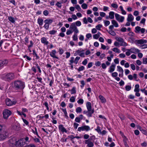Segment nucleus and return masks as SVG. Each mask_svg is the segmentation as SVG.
<instances>
[{
    "mask_svg": "<svg viewBox=\"0 0 147 147\" xmlns=\"http://www.w3.org/2000/svg\"><path fill=\"white\" fill-rule=\"evenodd\" d=\"M13 88L16 90H22L25 87L24 82L21 80H16L12 83Z\"/></svg>",
    "mask_w": 147,
    "mask_h": 147,
    "instance_id": "f257e3e1",
    "label": "nucleus"
},
{
    "mask_svg": "<svg viewBox=\"0 0 147 147\" xmlns=\"http://www.w3.org/2000/svg\"><path fill=\"white\" fill-rule=\"evenodd\" d=\"M15 75L13 73H5L2 76V78L3 80L7 81H10L15 78Z\"/></svg>",
    "mask_w": 147,
    "mask_h": 147,
    "instance_id": "f03ea898",
    "label": "nucleus"
},
{
    "mask_svg": "<svg viewBox=\"0 0 147 147\" xmlns=\"http://www.w3.org/2000/svg\"><path fill=\"white\" fill-rule=\"evenodd\" d=\"M95 138V136L93 135L90 136L88 139L86 140L85 143L87 144L86 147H93L94 146V142Z\"/></svg>",
    "mask_w": 147,
    "mask_h": 147,
    "instance_id": "7ed1b4c3",
    "label": "nucleus"
},
{
    "mask_svg": "<svg viewBox=\"0 0 147 147\" xmlns=\"http://www.w3.org/2000/svg\"><path fill=\"white\" fill-rule=\"evenodd\" d=\"M116 40L118 41L115 42H114V45L115 46H126L127 45L126 43L124 41L123 38H117Z\"/></svg>",
    "mask_w": 147,
    "mask_h": 147,
    "instance_id": "20e7f679",
    "label": "nucleus"
},
{
    "mask_svg": "<svg viewBox=\"0 0 147 147\" xmlns=\"http://www.w3.org/2000/svg\"><path fill=\"white\" fill-rule=\"evenodd\" d=\"M11 112L9 110L5 109L3 112V115L4 118L7 119L8 117L11 114Z\"/></svg>",
    "mask_w": 147,
    "mask_h": 147,
    "instance_id": "39448f33",
    "label": "nucleus"
},
{
    "mask_svg": "<svg viewBox=\"0 0 147 147\" xmlns=\"http://www.w3.org/2000/svg\"><path fill=\"white\" fill-rule=\"evenodd\" d=\"M90 128L88 125L82 126L81 127H79L78 128V131H86L90 130Z\"/></svg>",
    "mask_w": 147,
    "mask_h": 147,
    "instance_id": "423d86ee",
    "label": "nucleus"
},
{
    "mask_svg": "<svg viewBox=\"0 0 147 147\" xmlns=\"http://www.w3.org/2000/svg\"><path fill=\"white\" fill-rule=\"evenodd\" d=\"M69 29L71 30H73V31L76 34L78 33L79 32V31L76 26L75 23H73L71 24Z\"/></svg>",
    "mask_w": 147,
    "mask_h": 147,
    "instance_id": "0eeeda50",
    "label": "nucleus"
},
{
    "mask_svg": "<svg viewBox=\"0 0 147 147\" xmlns=\"http://www.w3.org/2000/svg\"><path fill=\"white\" fill-rule=\"evenodd\" d=\"M115 16L116 19L119 22H123L124 19V17L120 16L118 13H115Z\"/></svg>",
    "mask_w": 147,
    "mask_h": 147,
    "instance_id": "6e6552de",
    "label": "nucleus"
},
{
    "mask_svg": "<svg viewBox=\"0 0 147 147\" xmlns=\"http://www.w3.org/2000/svg\"><path fill=\"white\" fill-rule=\"evenodd\" d=\"M8 134L6 131H3L0 134V140H3L7 137Z\"/></svg>",
    "mask_w": 147,
    "mask_h": 147,
    "instance_id": "1a4fd4ad",
    "label": "nucleus"
},
{
    "mask_svg": "<svg viewBox=\"0 0 147 147\" xmlns=\"http://www.w3.org/2000/svg\"><path fill=\"white\" fill-rule=\"evenodd\" d=\"M147 42V40L144 39L136 40H135V43L137 45H138V44L142 45L143 44H146Z\"/></svg>",
    "mask_w": 147,
    "mask_h": 147,
    "instance_id": "9d476101",
    "label": "nucleus"
},
{
    "mask_svg": "<svg viewBox=\"0 0 147 147\" xmlns=\"http://www.w3.org/2000/svg\"><path fill=\"white\" fill-rule=\"evenodd\" d=\"M16 102L14 101H11L9 98H7L6 100V104L8 106H10L16 104Z\"/></svg>",
    "mask_w": 147,
    "mask_h": 147,
    "instance_id": "9b49d317",
    "label": "nucleus"
},
{
    "mask_svg": "<svg viewBox=\"0 0 147 147\" xmlns=\"http://www.w3.org/2000/svg\"><path fill=\"white\" fill-rule=\"evenodd\" d=\"M127 51H130V52L132 53H139L140 51L138 49H136L135 48H132L130 49H127Z\"/></svg>",
    "mask_w": 147,
    "mask_h": 147,
    "instance_id": "f8f14e48",
    "label": "nucleus"
},
{
    "mask_svg": "<svg viewBox=\"0 0 147 147\" xmlns=\"http://www.w3.org/2000/svg\"><path fill=\"white\" fill-rule=\"evenodd\" d=\"M16 140L15 138L11 139L9 140V145L11 146H14Z\"/></svg>",
    "mask_w": 147,
    "mask_h": 147,
    "instance_id": "ddd939ff",
    "label": "nucleus"
},
{
    "mask_svg": "<svg viewBox=\"0 0 147 147\" xmlns=\"http://www.w3.org/2000/svg\"><path fill=\"white\" fill-rule=\"evenodd\" d=\"M59 129L63 133L65 132L66 133L67 132V130L63 127V125L62 124L60 125L59 126Z\"/></svg>",
    "mask_w": 147,
    "mask_h": 147,
    "instance_id": "4468645a",
    "label": "nucleus"
},
{
    "mask_svg": "<svg viewBox=\"0 0 147 147\" xmlns=\"http://www.w3.org/2000/svg\"><path fill=\"white\" fill-rule=\"evenodd\" d=\"M56 53V51L55 50H52L51 52L50 53V55L52 57L59 59V58L55 55V54Z\"/></svg>",
    "mask_w": 147,
    "mask_h": 147,
    "instance_id": "2eb2a0df",
    "label": "nucleus"
},
{
    "mask_svg": "<svg viewBox=\"0 0 147 147\" xmlns=\"http://www.w3.org/2000/svg\"><path fill=\"white\" fill-rule=\"evenodd\" d=\"M115 64L112 63L109 68V71L110 73L113 72L115 70Z\"/></svg>",
    "mask_w": 147,
    "mask_h": 147,
    "instance_id": "dca6fc26",
    "label": "nucleus"
},
{
    "mask_svg": "<svg viewBox=\"0 0 147 147\" xmlns=\"http://www.w3.org/2000/svg\"><path fill=\"white\" fill-rule=\"evenodd\" d=\"M86 106L88 111H91L92 110V106L91 103L90 102H88L86 104Z\"/></svg>",
    "mask_w": 147,
    "mask_h": 147,
    "instance_id": "f3484780",
    "label": "nucleus"
},
{
    "mask_svg": "<svg viewBox=\"0 0 147 147\" xmlns=\"http://www.w3.org/2000/svg\"><path fill=\"white\" fill-rule=\"evenodd\" d=\"M8 63V61L5 59L0 61V67L3 65H6Z\"/></svg>",
    "mask_w": 147,
    "mask_h": 147,
    "instance_id": "a211bd4d",
    "label": "nucleus"
},
{
    "mask_svg": "<svg viewBox=\"0 0 147 147\" xmlns=\"http://www.w3.org/2000/svg\"><path fill=\"white\" fill-rule=\"evenodd\" d=\"M134 19V17L132 14H129L128 16V17L127 19V20L128 22H130L132 21Z\"/></svg>",
    "mask_w": 147,
    "mask_h": 147,
    "instance_id": "6ab92c4d",
    "label": "nucleus"
},
{
    "mask_svg": "<svg viewBox=\"0 0 147 147\" xmlns=\"http://www.w3.org/2000/svg\"><path fill=\"white\" fill-rule=\"evenodd\" d=\"M99 98L102 103H105L106 102V99L102 96L99 95Z\"/></svg>",
    "mask_w": 147,
    "mask_h": 147,
    "instance_id": "aec40b11",
    "label": "nucleus"
},
{
    "mask_svg": "<svg viewBox=\"0 0 147 147\" xmlns=\"http://www.w3.org/2000/svg\"><path fill=\"white\" fill-rule=\"evenodd\" d=\"M87 113L86 114L87 115L88 117H91L92 116V115L94 112V109H92V110L91 111H88Z\"/></svg>",
    "mask_w": 147,
    "mask_h": 147,
    "instance_id": "412c9836",
    "label": "nucleus"
},
{
    "mask_svg": "<svg viewBox=\"0 0 147 147\" xmlns=\"http://www.w3.org/2000/svg\"><path fill=\"white\" fill-rule=\"evenodd\" d=\"M41 41L42 43H44L45 45H47L48 43L47 41V39L45 37H43L41 38Z\"/></svg>",
    "mask_w": 147,
    "mask_h": 147,
    "instance_id": "4be33fe9",
    "label": "nucleus"
},
{
    "mask_svg": "<svg viewBox=\"0 0 147 147\" xmlns=\"http://www.w3.org/2000/svg\"><path fill=\"white\" fill-rule=\"evenodd\" d=\"M44 22L45 23H47L49 25L53 22V20L51 19H47L44 20Z\"/></svg>",
    "mask_w": 147,
    "mask_h": 147,
    "instance_id": "5701e85b",
    "label": "nucleus"
},
{
    "mask_svg": "<svg viewBox=\"0 0 147 147\" xmlns=\"http://www.w3.org/2000/svg\"><path fill=\"white\" fill-rule=\"evenodd\" d=\"M117 70L121 73V77H123V69L121 67L119 66H117Z\"/></svg>",
    "mask_w": 147,
    "mask_h": 147,
    "instance_id": "b1692460",
    "label": "nucleus"
},
{
    "mask_svg": "<svg viewBox=\"0 0 147 147\" xmlns=\"http://www.w3.org/2000/svg\"><path fill=\"white\" fill-rule=\"evenodd\" d=\"M115 13L113 11H110L109 13V17L111 19H113L114 18V15Z\"/></svg>",
    "mask_w": 147,
    "mask_h": 147,
    "instance_id": "393cba45",
    "label": "nucleus"
},
{
    "mask_svg": "<svg viewBox=\"0 0 147 147\" xmlns=\"http://www.w3.org/2000/svg\"><path fill=\"white\" fill-rule=\"evenodd\" d=\"M21 140H18V141H16V143H15V145L16 146H21L22 145H23V143H21Z\"/></svg>",
    "mask_w": 147,
    "mask_h": 147,
    "instance_id": "a878e982",
    "label": "nucleus"
},
{
    "mask_svg": "<svg viewBox=\"0 0 147 147\" xmlns=\"http://www.w3.org/2000/svg\"><path fill=\"white\" fill-rule=\"evenodd\" d=\"M43 20L41 18H38V23L40 26H41L43 24Z\"/></svg>",
    "mask_w": 147,
    "mask_h": 147,
    "instance_id": "bb28decb",
    "label": "nucleus"
},
{
    "mask_svg": "<svg viewBox=\"0 0 147 147\" xmlns=\"http://www.w3.org/2000/svg\"><path fill=\"white\" fill-rule=\"evenodd\" d=\"M139 84H136L135 86V89L134 91L135 92H139L140 90L139 89Z\"/></svg>",
    "mask_w": 147,
    "mask_h": 147,
    "instance_id": "cd10ccee",
    "label": "nucleus"
},
{
    "mask_svg": "<svg viewBox=\"0 0 147 147\" xmlns=\"http://www.w3.org/2000/svg\"><path fill=\"white\" fill-rule=\"evenodd\" d=\"M112 23L116 27H118V24L117 22L114 20H113L111 21Z\"/></svg>",
    "mask_w": 147,
    "mask_h": 147,
    "instance_id": "c85d7f7f",
    "label": "nucleus"
},
{
    "mask_svg": "<svg viewBox=\"0 0 147 147\" xmlns=\"http://www.w3.org/2000/svg\"><path fill=\"white\" fill-rule=\"evenodd\" d=\"M71 94H74L76 93V88L75 87H73L72 89L70 90Z\"/></svg>",
    "mask_w": 147,
    "mask_h": 147,
    "instance_id": "c756f323",
    "label": "nucleus"
},
{
    "mask_svg": "<svg viewBox=\"0 0 147 147\" xmlns=\"http://www.w3.org/2000/svg\"><path fill=\"white\" fill-rule=\"evenodd\" d=\"M135 32L136 33L139 32L141 30V27L140 26H137L135 28Z\"/></svg>",
    "mask_w": 147,
    "mask_h": 147,
    "instance_id": "7c9ffc66",
    "label": "nucleus"
},
{
    "mask_svg": "<svg viewBox=\"0 0 147 147\" xmlns=\"http://www.w3.org/2000/svg\"><path fill=\"white\" fill-rule=\"evenodd\" d=\"M8 19L11 22L13 23L15 22V20H14V18L11 16H10L8 17Z\"/></svg>",
    "mask_w": 147,
    "mask_h": 147,
    "instance_id": "2f4dec72",
    "label": "nucleus"
},
{
    "mask_svg": "<svg viewBox=\"0 0 147 147\" xmlns=\"http://www.w3.org/2000/svg\"><path fill=\"white\" fill-rule=\"evenodd\" d=\"M113 51L115 53H120V50L116 48H114L112 49Z\"/></svg>",
    "mask_w": 147,
    "mask_h": 147,
    "instance_id": "473e14b6",
    "label": "nucleus"
},
{
    "mask_svg": "<svg viewBox=\"0 0 147 147\" xmlns=\"http://www.w3.org/2000/svg\"><path fill=\"white\" fill-rule=\"evenodd\" d=\"M100 34V32H98V34H95L93 35V37L95 39H97L100 36V35L98 34Z\"/></svg>",
    "mask_w": 147,
    "mask_h": 147,
    "instance_id": "72a5a7b5",
    "label": "nucleus"
},
{
    "mask_svg": "<svg viewBox=\"0 0 147 147\" xmlns=\"http://www.w3.org/2000/svg\"><path fill=\"white\" fill-rule=\"evenodd\" d=\"M131 86L127 85L125 86V90L127 91H129L131 90Z\"/></svg>",
    "mask_w": 147,
    "mask_h": 147,
    "instance_id": "f704fd0d",
    "label": "nucleus"
},
{
    "mask_svg": "<svg viewBox=\"0 0 147 147\" xmlns=\"http://www.w3.org/2000/svg\"><path fill=\"white\" fill-rule=\"evenodd\" d=\"M35 130L34 131V130L32 129V131L33 133H34L35 134H36L37 135V136L38 137H39V136L38 134V132H37V130L36 128L35 127L34 128Z\"/></svg>",
    "mask_w": 147,
    "mask_h": 147,
    "instance_id": "c9c22d12",
    "label": "nucleus"
},
{
    "mask_svg": "<svg viewBox=\"0 0 147 147\" xmlns=\"http://www.w3.org/2000/svg\"><path fill=\"white\" fill-rule=\"evenodd\" d=\"M109 33L111 35L113 36H115L116 35L115 32L112 30H110L109 32Z\"/></svg>",
    "mask_w": 147,
    "mask_h": 147,
    "instance_id": "e433bc0d",
    "label": "nucleus"
},
{
    "mask_svg": "<svg viewBox=\"0 0 147 147\" xmlns=\"http://www.w3.org/2000/svg\"><path fill=\"white\" fill-rule=\"evenodd\" d=\"M82 8L84 9H86L87 8L88 5L86 3H83L82 6Z\"/></svg>",
    "mask_w": 147,
    "mask_h": 147,
    "instance_id": "4c0bfd02",
    "label": "nucleus"
},
{
    "mask_svg": "<svg viewBox=\"0 0 147 147\" xmlns=\"http://www.w3.org/2000/svg\"><path fill=\"white\" fill-rule=\"evenodd\" d=\"M104 22L105 24V26H108L110 23V22L108 20H104Z\"/></svg>",
    "mask_w": 147,
    "mask_h": 147,
    "instance_id": "58836bf2",
    "label": "nucleus"
},
{
    "mask_svg": "<svg viewBox=\"0 0 147 147\" xmlns=\"http://www.w3.org/2000/svg\"><path fill=\"white\" fill-rule=\"evenodd\" d=\"M95 130L98 133L101 134V130L100 129V127L99 126L97 127V128Z\"/></svg>",
    "mask_w": 147,
    "mask_h": 147,
    "instance_id": "ea45409f",
    "label": "nucleus"
},
{
    "mask_svg": "<svg viewBox=\"0 0 147 147\" xmlns=\"http://www.w3.org/2000/svg\"><path fill=\"white\" fill-rule=\"evenodd\" d=\"M61 3H62L61 2L60 3L58 1L56 4L55 5L57 6L58 7L61 8L62 6L61 5Z\"/></svg>",
    "mask_w": 147,
    "mask_h": 147,
    "instance_id": "a19ab883",
    "label": "nucleus"
},
{
    "mask_svg": "<svg viewBox=\"0 0 147 147\" xmlns=\"http://www.w3.org/2000/svg\"><path fill=\"white\" fill-rule=\"evenodd\" d=\"M111 6L117 9L118 7V5L117 4H115V3H112L111 4Z\"/></svg>",
    "mask_w": 147,
    "mask_h": 147,
    "instance_id": "79ce46f5",
    "label": "nucleus"
},
{
    "mask_svg": "<svg viewBox=\"0 0 147 147\" xmlns=\"http://www.w3.org/2000/svg\"><path fill=\"white\" fill-rule=\"evenodd\" d=\"M82 110L81 108L80 107H77L76 109V112L77 113H80Z\"/></svg>",
    "mask_w": 147,
    "mask_h": 147,
    "instance_id": "37998d69",
    "label": "nucleus"
},
{
    "mask_svg": "<svg viewBox=\"0 0 147 147\" xmlns=\"http://www.w3.org/2000/svg\"><path fill=\"white\" fill-rule=\"evenodd\" d=\"M68 137L71 139V140L72 141V142L73 143H74V142L73 140V139L75 138V137H74L73 135H70Z\"/></svg>",
    "mask_w": 147,
    "mask_h": 147,
    "instance_id": "c03bdc74",
    "label": "nucleus"
},
{
    "mask_svg": "<svg viewBox=\"0 0 147 147\" xmlns=\"http://www.w3.org/2000/svg\"><path fill=\"white\" fill-rule=\"evenodd\" d=\"M102 26L101 24H99L98 25L96 26V28L98 30H100V28H101Z\"/></svg>",
    "mask_w": 147,
    "mask_h": 147,
    "instance_id": "a18cd8bd",
    "label": "nucleus"
},
{
    "mask_svg": "<svg viewBox=\"0 0 147 147\" xmlns=\"http://www.w3.org/2000/svg\"><path fill=\"white\" fill-rule=\"evenodd\" d=\"M80 57H77L75 59L74 62L76 64H77L78 60L80 59Z\"/></svg>",
    "mask_w": 147,
    "mask_h": 147,
    "instance_id": "49530a36",
    "label": "nucleus"
},
{
    "mask_svg": "<svg viewBox=\"0 0 147 147\" xmlns=\"http://www.w3.org/2000/svg\"><path fill=\"white\" fill-rule=\"evenodd\" d=\"M118 73L117 72H114L112 73V76L113 77H116L117 76Z\"/></svg>",
    "mask_w": 147,
    "mask_h": 147,
    "instance_id": "de8ad7c7",
    "label": "nucleus"
},
{
    "mask_svg": "<svg viewBox=\"0 0 147 147\" xmlns=\"http://www.w3.org/2000/svg\"><path fill=\"white\" fill-rule=\"evenodd\" d=\"M137 74H133V78L136 79L135 80L137 81H138L139 80V79H137Z\"/></svg>",
    "mask_w": 147,
    "mask_h": 147,
    "instance_id": "09e8293b",
    "label": "nucleus"
},
{
    "mask_svg": "<svg viewBox=\"0 0 147 147\" xmlns=\"http://www.w3.org/2000/svg\"><path fill=\"white\" fill-rule=\"evenodd\" d=\"M74 58L73 57L71 58V59L69 61L70 63H69V65H71L72 63L74 62Z\"/></svg>",
    "mask_w": 147,
    "mask_h": 147,
    "instance_id": "8fccbe9b",
    "label": "nucleus"
},
{
    "mask_svg": "<svg viewBox=\"0 0 147 147\" xmlns=\"http://www.w3.org/2000/svg\"><path fill=\"white\" fill-rule=\"evenodd\" d=\"M49 25L47 23H45V24L44 26V28L46 30H48L49 28Z\"/></svg>",
    "mask_w": 147,
    "mask_h": 147,
    "instance_id": "3c124183",
    "label": "nucleus"
},
{
    "mask_svg": "<svg viewBox=\"0 0 147 147\" xmlns=\"http://www.w3.org/2000/svg\"><path fill=\"white\" fill-rule=\"evenodd\" d=\"M75 98L74 96H71L70 99V101L71 102H74L75 101Z\"/></svg>",
    "mask_w": 147,
    "mask_h": 147,
    "instance_id": "603ef678",
    "label": "nucleus"
},
{
    "mask_svg": "<svg viewBox=\"0 0 147 147\" xmlns=\"http://www.w3.org/2000/svg\"><path fill=\"white\" fill-rule=\"evenodd\" d=\"M57 31L54 30H51L49 32V33L51 34H54L56 33Z\"/></svg>",
    "mask_w": 147,
    "mask_h": 147,
    "instance_id": "864d4df0",
    "label": "nucleus"
},
{
    "mask_svg": "<svg viewBox=\"0 0 147 147\" xmlns=\"http://www.w3.org/2000/svg\"><path fill=\"white\" fill-rule=\"evenodd\" d=\"M78 104H82L84 102V100L83 99H80L78 101Z\"/></svg>",
    "mask_w": 147,
    "mask_h": 147,
    "instance_id": "5fc2aeb1",
    "label": "nucleus"
},
{
    "mask_svg": "<svg viewBox=\"0 0 147 147\" xmlns=\"http://www.w3.org/2000/svg\"><path fill=\"white\" fill-rule=\"evenodd\" d=\"M76 8L78 10V11H80L81 10V8L78 5H77L75 6Z\"/></svg>",
    "mask_w": 147,
    "mask_h": 147,
    "instance_id": "6e6d98bb",
    "label": "nucleus"
},
{
    "mask_svg": "<svg viewBox=\"0 0 147 147\" xmlns=\"http://www.w3.org/2000/svg\"><path fill=\"white\" fill-rule=\"evenodd\" d=\"M84 68V66H82L80 67H79L78 69V71H81L83 70Z\"/></svg>",
    "mask_w": 147,
    "mask_h": 147,
    "instance_id": "4d7b16f0",
    "label": "nucleus"
},
{
    "mask_svg": "<svg viewBox=\"0 0 147 147\" xmlns=\"http://www.w3.org/2000/svg\"><path fill=\"white\" fill-rule=\"evenodd\" d=\"M33 55L36 56V59H39V57L36 53L35 51L34 50H33Z\"/></svg>",
    "mask_w": 147,
    "mask_h": 147,
    "instance_id": "13d9d810",
    "label": "nucleus"
},
{
    "mask_svg": "<svg viewBox=\"0 0 147 147\" xmlns=\"http://www.w3.org/2000/svg\"><path fill=\"white\" fill-rule=\"evenodd\" d=\"M73 39L74 40H76L78 39V36L77 34H75L73 36Z\"/></svg>",
    "mask_w": 147,
    "mask_h": 147,
    "instance_id": "bf43d9fd",
    "label": "nucleus"
},
{
    "mask_svg": "<svg viewBox=\"0 0 147 147\" xmlns=\"http://www.w3.org/2000/svg\"><path fill=\"white\" fill-rule=\"evenodd\" d=\"M79 124L76 123H74V127L75 129H77L78 126L79 125Z\"/></svg>",
    "mask_w": 147,
    "mask_h": 147,
    "instance_id": "052dcab7",
    "label": "nucleus"
},
{
    "mask_svg": "<svg viewBox=\"0 0 147 147\" xmlns=\"http://www.w3.org/2000/svg\"><path fill=\"white\" fill-rule=\"evenodd\" d=\"M89 136L87 134H85L84 136V138L85 139H88L89 138Z\"/></svg>",
    "mask_w": 147,
    "mask_h": 147,
    "instance_id": "680f3d73",
    "label": "nucleus"
},
{
    "mask_svg": "<svg viewBox=\"0 0 147 147\" xmlns=\"http://www.w3.org/2000/svg\"><path fill=\"white\" fill-rule=\"evenodd\" d=\"M143 63L144 64H147V58H143Z\"/></svg>",
    "mask_w": 147,
    "mask_h": 147,
    "instance_id": "e2e57ef3",
    "label": "nucleus"
},
{
    "mask_svg": "<svg viewBox=\"0 0 147 147\" xmlns=\"http://www.w3.org/2000/svg\"><path fill=\"white\" fill-rule=\"evenodd\" d=\"M75 24H76V25L77 26H80L81 24V22L80 21H77L76 22V23H75Z\"/></svg>",
    "mask_w": 147,
    "mask_h": 147,
    "instance_id": "0e129e2a",
    "label": "nucleus"
},
{
    "mask_svg": "<svg viewBox=\"0 0 147 147\" xmlns=\"http://www.w3.org/2000/svg\"><path fill=\"white\" fill-rule=\"evenodd\" d=\"M81 119L79 117H76L75 119V121L78 123H79L80 122Z\"/></svg>",
    "mask_w": 147,
    "mask_h": 147,
    "instance_id": "69168bd1",
    "label": "nucleus"
},
{
    "mask_svg": "<svg viewBox=\"0 0 147 147\" xmlns=\"http://www.w3.org/2000/svg\"><path fill=\"white\" fill-rule=\"evenodd\" d=\"M130 67L131 69L133 70L135 69V66L133 64H131L130 65Z\"/></svg>",
    "mask_w": 147,
    "mask_h": 147,
    "instance_id": "338daca9",
    "label": "nucleus"
},
{
    "mask_svg": "<svg viewBox=\"0 0 147 147\" xmlns=\"http://www.w3.org/2000/svg\"><path fill=\"white\" fill-rule=\"evenodd\" d=\"M43 13L44 15L47 16L49 14V12L47 10H45L43 11Z\"/></svg>",
    "mask_w": 147,
    "mask_h": 147,
    "instance_id": "774afa93",
    "label": "nucleus"
}]
</instances>
